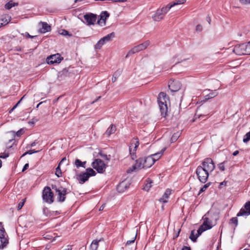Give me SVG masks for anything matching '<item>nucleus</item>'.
I'll return each mask as SVG.
<instances>
[{
  "label": "nucleus",
  "mask_w": 250,
  "mask_h": 250,
  "mask_svg": "<svg viewBox=\"0 0 250 250\" xmlns=\"http://www.w3.org/2000/svg\"><path fill=\"white\" fill-rule=\"evenodd\" d=\"M246 49V44H238L234 46L233 52L238 55H247Z\"/></svg>",
  "instance_id": "ddd939ff"
},
{
  "label": "nucleus",
  "mask_w": 250,
  "mask_h": 250,
  "mask_svg": "<svg viewBox=\"0 0 250 250\" xmlns=\"http://www.w3.org/2000/svg\"><path fill=\"white\" fill-rule=\"evenodd\" d=\"M29 167V164L28 163L25 164L24 166L22 171H24L25 170H26Z\"/></svg>",
  "instance_id": "e2e57ef3"
},
{
  "label": "nucleus",
  "mask_w": 250,
  "mask_h": 250,
  "mask_svg": "<svg viewBox=\"0 0 250 250\" xmlns=\"http://www.w3.org/2000/svg\"><path fill=\"white\" fill-rule=\"evenodd\" d=\"M58 197L57 201L59 202L62 203L65 201L66 198V195L69 193L67 189L62 187L60 188V190L57 191Z\"/></svg>",
  "instance_id": "2eb2a0df"
},
{
  "label": "nucleus",
  "mask_w": 250,
  "mask_h": 250,
  "mask_svg": "<svg viewBox=\"0 0 250 250\" xmlns=\"http://www.w3.org/2000/svg\"><path fill=\"white\" fill-rule=\"evenodd\" d=\"M85 172L87 173L89 177L90 176H94L96 174V172L91 168H87Z\"/></svg>",
  "instance_id": "2f4dec72"
},
{
  "label": "nucleus",
  "mask_w": 250,
  "mask_h": 250,
  "mask_svg": "<svg viewBox=\"0 0 250 250\" xmlns=\"http://www.w3.org/2000/svg\"><path fill=\"white\" fill-rule=\"evenodd\" d=\"M250 215V201L247 202L244 208H242L237 214V217L242 216H248Z\"/></svg>",
  "instance_id": "dca6fc26"
},
{
  "label": "nucleus",
  "mask_w": 250,
  "mask_h": 250,
  "mask_svg": "<svg viewBox=\"0 0 250 250\" xmlns=\"http://www.w3.org/2000/svg\"><path fill=\"white\" fill-rule=\"evenodd\" d=\"M38 120H39L37 118H34L28 122V124L33 125L36 122L38 121Z\"/></svg>",
  "instance_id": "3c124183"
},
{
  "label": "nucleus",
  "mask_w": 250,
  "mask_h": 250,
  "mask_svg": "<svg viewBox=\"0 0 250 250\" xmlns=\"http://www.w3.org/2000/svg\"><path fill=\"white\" fill-rule=\"evenodd\" d=\"M116 131V126L115 125H112L110 127V134L114 133Z\"/></svg>",
  "instance_id": "864d4df0"
},
{
  "label": "nucleus",
  "mask_w": 250,
  "mask_h": 250,
  "mask_svg": "<svg viewBox=\"0 0 250 250\" xmlns=\"http://www.w3.org/2000/svg\"><path fill=\"white\" fill-rule=\"evenodd\" d=\"M225 162H224L223 163H220L218 165V168L221 171H224L225 170Z\"/></svg>",
  "instance_id": "de8ad7c7"
},
{
  "label": "nucleus",
  "mask_w": 250,
  "mask_h": 250,
  "mask_svg": "<svg viewBox=\"0 0 250 250\" xmlns=\"http://www.w3.org/2000/svg\"><path fill=\"white\" fill-rule=\"evenodd\" d=\"M8 236L6 232L5 231V229L3 228L2 229H0V238H2V237H7Z\"/></svg>",
  "instance_id": "79ce46f5"
},
{
  "label": "nucleus",
  "mask_w": 250,
  "mask_h": 250,
  "mask_svg": "<svg viewBox=\"0 0 250 250\" xmlns=\"http://www.w3.org/2000/svg\"><path fill=\"white\" fill-rule=\"evenodd\" d=\"M230 223L231 224H234L235 227H236L238 225V219L237 217L232 218L230 220Z\"/></svg>",
  "instance_id": "a19ab883"
},
{
  "label": "nucleus",
  "mask_w": 250,
  "mask_h": 250,
  "mask_svg": "<svg viewBox=\"0 0 250 250\" xmlns=\"http://www.w3.org/2000/svg\"><path fill=\"white\" fill-rule=\"evenodd\" d=\"M11 132H12L13 134L14 137L16 135L18 137H20L24 133V131L23 129H20L17 132H15L14 131H12Z\"/></svg>",
  "instance_id": "f704fd0d"
},
{
  "label": "nucleus",
  "mask_w": 250,
  "mask_h": 250,
  "mask_svg": "<svg viewBox=\"0 0 250 250\" xmlns=\"http://www.w3.org/2000/svg\"><path fill=\"white\" fill-rule=\"evenodd\" d=\"M68 75H69L68 69L64 68L59 73V77L62 78V77H66L68 76Z\"/></svg>",
  "instance_id": "473e14b6"
},
{
  "label": "nucleus",
  "mask_w": 250,
  "mask_h": 250,
  "mask_svg": "<svg viewBox=\"0 0 250 250\" xmlns=\"http://www.w3.org/2000/svg\"><path fill=\"white\" fill-rule=\"evenodd\" d=\"M143 161L144 162L145 168L151 167L154 163L152 157L150 156L146 157H144Z\"/></svg>",
  "instance_id": "aec40b11"
},
{
  "label": "nucleus",
  "mask_w": 250,
  "mask_h": 250,
  "mask_svg": "<svg viewBox=\"0 0 250 250\" xmlns=\"http://www.w3.org/2000/svg\"><path fill=\"white\" fill-rule=\"evenodd\" d=\"M181 250H191V249L189 247L184 246Z\"/></svg>",
  "instance_id": "69168bd1"
},
{
  "label": "nucleus",
  "mask_w": 250,
  "mask_h": 250,
  "mask_svg": "<svg viewBox=\"0 0 250 250\" xmlns=\"http://www.w3.org/2000/svg\"><path fill=\"white\" fill-rule=\"evenodd\" d=\"M110 1H112V2H125V1H126L127 0H110Z\"/></svg>",
  "instance_id": "680f3d73"
},
{
  "label": "nucleus",
  "mask_w": 250,
  "mask_h": 250,
  "mask_svg": "<svg viewBox=\"0 0 250 250\" xmlns=\"http://www.w3.org/2000/svg\"><path fill=\"white\" fill-rule=\"evenodd\" d=\"M64 250H72L71 247L70 246H68L67 248Z\"/></svg>",
  "instance_id": "774afa93"
},
{
  "label": "nucleus",
  "mask_w": 250,
  "mask_h": 250,
  "mask_svg": "<svg viewBox=\"0 0 250 250\" xmlns=\"http://www.w3.org/2000/svg\"><path fill=\"white\" fill-rule=\"evenodd\" d=\"M42 28L40 29V32L42 33H44L51 30V26L45 22H41Z\"/></svg>",
  "instance_id": "412c9836"
},
{
  "label": "nucleus",
  "mask_w": 250,
  "mask_h": 250,
  "mask_svg": "<svg viewBox=\"0 0 250 250\" xmlns=\"http://www.w3.org/2000/svg\"><path fill=\"white\" fill-rule=\"evenodd\" d=\"M208 90L210 91V92L205 96V100H208V99L213 98L217 96L218 94V93L217 92L216 90H214L213 91V90H210L209 89H208Z\"/></svg>",
  "instance_id": "a878e982"
},
{
  "label": "nucleus",
  "mask_w": 250,
  "mask_h": 250,
  "mask_svg": "<svg viewBox=\"0 0 250 250\" xmlns=\"http://www.w3.org/2000/svg\"><path fill=\"white\" fill-rule=\"evenodd\" d=\"M52 188L56 191V193L57 192V191H59L60 190V188H58L56 185H52Z\"/></svg>",
  "instance_id": "052dcab7"
},
{
  "label": "nucleus",
  "mask_w": 250,
  "mask_h": 250,
  "mask_svg": "<svg viewBox=\"0 0 250 250\" xmlns=\"http://www.w3.org/2000/svg\"><path fill=\"white\" fill-rule=\"evenodd\" d=\"M60 34L64 36H71L72 35L69 34V32L65 29H62L60 31Z\"/></svg>",
  "instance_id": "c03bdc74"
},
{
  "label": "nucleus",
  "mask_w": 250,
  "mask_h": 250,
  "mask_svg": "<svg viewBox=\"0 0 250 250\" xmlns=\"http://www.w3.org/2000/svg\"><path fill=\"white\" fill-rule=\"evenodd\" d=\"M196 30L198 32H201L202 30V26L200 24H198L196 27Z\"/></svg>",
  "instance_id": "4d7b16f0"
},
{
  "label": "nucleus",
  "mask_w": 250,
  "mask_h": 250,
  "mask_svg": "<svg viewBox=\"0 0 250 250\" xmlns=\"http://www.w3.org/2000/svg\"><path fill=\"white\" fill-rule=\"evenodd\" d=\"M25 96H23L21 100L12 107V108L10 110L9 113H11L18 105V104L21 103V102L22 101L23 98Z\"/></svg>",
  "instance_id": "09e8293b"
},
{
  "label": "nucleus",
  "mask_w": 250,
  "mask_h": 250,
  "mask_svg": "<svg viewBox=\"0 0 250 250\" xmlns=\"http://www.w3.org/2000/svg\"><path fill=\"white\" fill-rule=\"evenodd\" d=\"M89 177L87 173H86L85 172H83L81 173L79 175L78 180L79 181V183L80 184H83L86 181H87Z\"/></svg>",
  "instance_id": "4be33fe9"
},
{
  "label": "nucleus",
  "mask_w": 250,
  "mask_h": 250,
  "mask_svg": "<svg viewBox=\"0 0 250 250\" xmlns=\"http://www.w3.org/2000/svg\"><path fill=\"white\" fill-rule=\"evenodd\" d=\"M26 200V198L23 199L21 200V201L18 204V206L17 207V209L20 210L22 208V207L23 206Z\"/></svg>",
  "instance_id": "58836bf2"
},
{
  "label": "nucleus",
  "mask_w": 250,
  "mask_h": 250,
  "mask_svg": "<svg viewBox=\"0 0 250 250\" xmlns=\"http://www.w3.org/2000/svg\"><path fill=\"white\" fill-rule=\"evenodd\" d=\"M239 1L243 4H250V0H239Z\"/></svg>",
  "instance_id": "6e6d98bb"
},
{
  "label": "nucleus",
  "mask_w": 250,
  "mask_h": 250,
  "mask_svg": "<svg viewBox=\"0 0 250 250\" xmlns=\"http://www.w3.org/2000/svg\"><path fill=\"white\" fill-rule=\"evenodd\" d=\"M83 18L88 25H94L97 19V15L93 13L86 14L84 15Z\"/></svg>",
  "instance_id": "4468645a"
},
{
  "label": "nucleus",
  "mask_w": 250,
  "mask_h": 250,
  "mask_svg": "<svg viewBox=\"0 0 250 250\" xmlns=\"http://www.w3.org/2000/svg\"><path fill=\"white\" fill-rule=\"evenodd\" d=\"M100 240L98 241L97 240H94L91 243L90 246V250H97L99 246V242Z\"/></svg>",
  "instance_id": "cd10ccee"
},
{
  "label": "nucleus",
  "mask_w": 250,
  "mask_h": 250,
  "mask_svg": "<svg viewBox=\"0 0 250 250\" xmlns=\"http://www.w3.org/2000/svg\"><path fill=\"white\" fill-rule=\"evenodd\" d=\"M109 41V34L106 35L105 37L101 39L95 45L94 48L95 49H100L102 46L106 42Z\"/></svg>",
  "instance_id": "a211bd4d"
},
{
  "label": "nucleus",
  "mask_w": 250,
  "mask_h": 250,
  "mask_svg": "<svg viewBox=\"0 0 250 250\" xmlns=\"http://www.w3.org/2000/svg\"><path fill=\"white\" fill-rule=\"evenodd\" d=\"M18 5V2H13L12 1H10L7 2L4 6V7L6 9H10L13 7Z\"/></svg>",
  "instance_id": "c756f323"
},
{
  "label": "nucleus",
  "mask_w": 250,
  "mask_h": 250,
  "mask_svg": "<svg viewBox=\"0 0 250 250\" xmlns=\"http://www.w3.org/2000/svg\"><path fill=\"white\" fill-rule=\"evenodd\" d=\"M9 243L8 236L0 238V250L3 249Z\"/></svg>",
  "instance_id": "b1692460"
},
{
  "label": "nucleus",
  "mask_w": 250,
  "mask_h": 250,
  "mask_svg": "<svg viewBox=\"0 0 250 250\" xmlns=\"http://www.w3.org/2000/svg\"><path fill=\"white\" fill-rule=\"evenodd\" d=\"M8 156H9V154L8 153L0 154V158H2V159H5V158H7Z\"/></svg>",
  "instance_id": "bf43d9fd"
},
{
  "label": "nucleus",
  "mask_w": 250,
  "mask_h": 250,
  "mask_svg": "<svg viewBox=\"0 0 250 250\" xmlns=\"http://www.w3.org/2000/svg\"><path fill=\"white\" fill-rule=\"evenodd\" d=\"M210 183H208L206 184H205L200 190V192L199 193H201V192H203L204 191H205L206 189L209 186Z\"/></svg>",
  "instance_id": "49530a36"
},
{
  "label": "nucleus",
  "mask_w": 250,
  "mask_h": 250,
  "mask_svg": "<svg viewBox=\"0 0 250 250\" xmlns=\"http://www.w3.org/2000/svg\"><path fill=\"white\" fill-rule=\"evenodd\" d=\"M136 238V234L134 236V237L133 238V239L131 240H128L126 242L125 244V247L127 248L129 245H130L131 244H133L134 243L135 240Z\"/></svg>",
  "instance_id": "a18cd8bd"
},
{
  "label": "nucleus",
  "mask_w": 250,
  "mask_h": 250,
  "mask_svg": "<svg viewBox=\"0 0 250 250\" xmlns=\"http://www.w3.org/2000/svg\"><path fill=\"white\" fill-rule=\"evenodd\" d=\"M63 59L59 53L50 55L46 58V62L48 64H53L54 63H59Z\"/></svg>",
  "instance_id": "f8f14e48"
},
{
  "label": "nucleus",
  "mask_w": 250,
  "mask_h": 250,
  "mask_svg": "<svg viewBox=\"0 0 250 250\" xmlns=\"http://www.w3.org/2000/svg\"><path fill=\"white\" fill-rule=\"evenodd\" d=\"M209 212H208L202 217L203 220V224L198 229V233L201 234L204 231L210 229L212 227L211 221L209 218Z\"/></svg>",
  "instance_id": "f03ea898"
},
{
  "label": "nucleus",
  "mask_w": 250,
  "mask_h": 250,
  "mask_svg": "<svg viewBox=\"0 0 250 250\" xmlns=\"http://www.w3.org/2000/svg\"><path fill=\"white\" fill-rule=\"evenodd\" d=\"M93 168L96 169L98 173H103L106 168V165L104 161L100 159H96L91 164Z\"/></svg>",
  "instance_id": "6e6552de"
},
{
  "label": "nucleus",
  "mask_w": 250,
  "mask_h": 250,
  "mask_svg": "<svg viewBox=\"0 0 250 250\" xmlns=\"http://www.w3.org/2000/svg\"><path fill=\"white\" fill-rule=\"evenodd\" d=\"M74 164L78 168H79L80 167H82V162L78 159H76L75 160Z\"/></svg>",
  "instance_id": "37998d69"
},
{
  "label": "nucleus",
  "mask_w": 250,
  "mask_h": 250,
  "mask_svg": "<svg viewBox=\"0 0 250 250\" xmlns=\"http://www.w3.org/2000/svg\"><path fill=\"white\" fill-rule=\"evenodd\" d=\"M185 1L186 0H176L175 2L167 4V6L169 7V9H170L175 5L184 3Z\"/></svg>",
  "instance_id": "bb28decb"
},
{
  "label": "nucleus",
  "mask_w": 250,
  "mask_h": 250,
  "mask_svg": "<svg viewBox=\"0 0 250 250\" xmlns=\"http://www.w3.org/2000/svg\"><path fill=\"white\" fill-rule=\"evenodd\" d=\"M171 190L170 189L168 188L166 189L163 196L160 198L159 201L161 202L167 203V200L168 198L169 195L171 194Z\"/></svg>",
  "instance_id": "5701e85b"
},
{
  "label": "nucleus",
  "mask_w": 250,
  "mask_h": 250,
  "mask_svg": "<svg viewBox=\"0 0 250 250\" xmlns=\"http://www.w3.org/2000/svg\"><path fill=\"white\" fill-rule=\"evenodd\" d=\"M10 20L9 19V21H7V20H6L4 21H3V23H1V25L0 26V27H1L2 25H3V24H7V23H8V22L10 21Z\"/></svg>",
  "instance_id": "0e129e2a"
},
{
  "label": "nucleus",
  "mask_w": 250,
  "mask_h": 250,
  "mask_svg": "<svg viewBox=\"0 0 250 250\" xmlns=\"http://www.w3.org/2000/svg\"><path fill=\"white\" fill-rule=\"evenodd\" d=\"M145 168L144 165V162L143 161V158H140L136 161V163L134 165L132 166L131 167H129L127 170V173H132L133 171H135L137 169Z\"/></svg>",
  "instance_id": "9b49d317"
},
{
  "label": "nucleus",
  "mask_w": 250,
  "mask_h": 250,
  "mask_svg": "<svg viewBox=\"0 0 250 250\" xmlns=\"http://www.w3.org/2000/svg\"><path fill=\"white\" fill-rule=\"evenodd\" d=\"M180 136V133L179 132H176L175 133H174L171 137V141L172 142H175L177 139Z\"/></svg>",
  "instance_id": "4c0bfd02"
},
{
  "label": "nucleus",
  "mask_w": 250,
  "mask_h": 250,
  "mask_svg": "<svg viewBox=\"0 0 250 250\" xmlns=\"http://www.w3.org/2000/svg\"><path fill=\"white\" fill-rule=\"evenodd\" d=\"M55 175L58 177H61L62 176V172L60 168V165H59L56 168V172Z\"/></svg>",
  "instance_id": "72a5a7b5"
},
{
  "label": "nucleus",
  "mask_w": 250,
  "mask_h": 250,
  "mask_svg": "<svg viewBox=\"0 0 250 250\" xmlns=\"http://www.w3.org/2000/svg\"><path fill=\"white\" fill-rule=\"evenodd\" d=\"M199 109L197 110L196 111V113L195 114V119L193 121V122L195 121V120L198 118H201L202 117H204L205 116H208L209 115V113L208 112H205L204 113H199Z\"/></svg>",
  "instance_id": "7c9ffc66"
},
{
  "label": "nucleus",
  "mask_w": 250,
  "mask_h": 250,
  "mask_svg": "<svg viewBox=\"0 0 250 250\" xmlns=\"http://www.w3.org/2000/svg\"><path fill=\"white\" fill-rule=\"evenodd\" d=\"M131 184V180L130 179H125L121 182L117 186V190L120 193L125 192L128 189Z\"/></svg>",
  "instance_id": "9d476101"
},
{
  "label": "nucleus",
  "mask_w": 250,
  "mask_h": 250,
  "mask_svg": "<svg viewBox=\"0 0 250 250\" xmlns=\"http://www.w3.org/2000/svg\"><path fill=\"white\" fill-rule=\"evenodd\" d=\"M120 71H117L113 75V77L112 78V80L113 82H115L116 81L117 78L120 75Z\"/></svg>",
  "instance_id": "ea45409f"
},
{
  "label": "nucleus",
  "mask_w": 250,
  "mask_h": 250,
  "mask_svg": "<svg viewBox=\"0 0 250 250\" xmlns=\"http://www.w3.org/2000/svg\"><path fill=\"white\" fill-rule=\"evenodd\" d=\"M148 183H146L144 188V189L146 191H148L150 188L152 187L151 183H153V181L151 180H148Z\"/></svg>",
  "instance_id": "e433bc0d"
},
{
  "label": "nucleus",
  "mask_w": 250,
  "mask_h": 250,
  "mask_svg": "<svg viewBox=\"0 0 250 250\" xmlns=\"http://www.w3.org/2000/svg\"><path fill=\"white\" fill-rule=\"evenodd\" d=\"M169 10L167 5L161 9H158L152 17V19L155 21H161L164 19L165 16Z\"/></svg>",
  "instance_id": "20e7f679"
},
{
  "label": "nucleus",
  "mask_w": 250,
  "mask_h": 250,
  "mask_svg": "<svg viewBox=\"0 0 250 250\" xmlns=\"http://www.w3.org/2000/svg\"><path fill=\"white\" fill-rule=\"evenodd\" d=\"M166 148H164L160 152L150 155V156L152 157V159H153L154 163L156 161L158 160L160 158V157L162 156Z\"/></svg>",
  "instance_id": "393cba45"
},
{
  "label": "nucleus",
  "mask_w": 250,
  "mask_h": 250,
  "mask_svg": "<svg viewBox=\"0 0 250 250\" xmlns=\"http://www.w3.org/2000/svg\"><path fill=\"white\" fill-rule=\"evenodd\" d=\"M201 234H199L198 233V231H197V233L195 234V230H192L191 231V233L189 236V238L191 239V241L195 242L196 241V239L198 236H199Z\"/></svg>",
  "instance_id": "c85d7f7f"
},
{
  "label": "nucleus",
  "mask_w": 250,
  "mask_h": 250,
  "mask_svg": "<svg viewBox=\"0 0 250 250\" xmlns=\"http://www.w3.org/2000/svg\"><path fill=\"white\" fill-rule=\"evenodd\" d=\"M109 16V13L107 11L102 12L100 15V18L98 20L97 23L101 26H104L106 18Z\"/></svg>",
  "instance_id": "f3484780"
},
{
  "label": "nucleus",
  "mask_w": 250,
  "mask_h": 250,
  "mask_svg": "<svg viewBox=\"0 0 250 250\" xmlns=\"http://www.w3.org/2000/svg\"><path fill=\"white\" fill-rule=\"evenodd\" d=\"M250 140V131L246 133L243 138V141L245 143H247Z\"/></svg>",
  "instance_id": "c9c22d12"
},
{
  "label": "nucleus",
  "mask_w": 250,
  "mask_h": 250,
  "mask_svg": "<svg viewBox=\"0 0 250 250\" xmlns=\"http://www.w3.org/2000/svg\"><path fill=\"white\" fill-rule=\"evenodd\" d=\"M207 21H208V22L209 24H210L211 19H210V17L209 16H208L207 17Z\"/></svg>",
  "instance_id": "338daca9"
},
{
  "label": "nucleus",
  "mask_w": 250,
  "mask_h": 250,
  "mask_svg": "<svg viewBox=\"0 0 250 250\" xmlns=\"http://www.w3.org/2000/svg\"><path fill=\"white\" fill-rule=\"evenodd\" d=\"M196 173L199 180L202 183H205L207 182L210 173L200 166L197 167Z\"/></svg>",
  "instance_id": "423d86ee"
},
{
  "label": "nucleus",
  "mask_w": 250,
  "mask_h": 250,
  "mask_svg": "<svg viewBox=\"0 0 250 250\" xmlns=\"http://www.w3.org/2000/svg\"><path fill=\"white\" fill-rule=\"evenodd\" d=\"M181 86V83L178 81H172L168 84L169 89L172 92L178 91Z\"/></svg>",
  "instance_id": "6ab92c4d"
},
{
  "label": "nucleus",
  "mask_w": 250,
  "mask_h": 250,
  "mask_svg": "<svg viewBox=\"0 0 250 250\" xmlns=\"http://www.w3.org/2000/svg\"><path fill=\"white\" fill-rule=\"evenodd\" d=\"M150 41L147 40L142 43L134 46L128 52L125 58H127L131 54L139 52L141 51L146 49L150 45Z\"/></svg>",
  "instance_id": "39448f33"
},
{
  "label": "nucleus",
  "mask_w": 250,
  "mask_h": 250,
  "mask_svg": "<svg viewBox=\"0 0 250 250\" xmlns=\"http://www.w3.org/2000/svg\"><path fill=\"white\" fill-rule=\"evenodd\" d=\"M167 101H168V97L166 93L163 92H160L158 97V103L161 115L164 117L167 115L168 110Z\"/></svg>",
  "instance_id": "f257e3e1"
},
{
  "label": "nucleus",
  "mask_w": 250,
  "mask_h": 250,
  "mask_svg": "<svg viewBox=\"0 0 250 250\" xmlns=\"http://www.w3.org/2000/svg\"><path fill=\"white\" fill-rule=\"evenodd\" d=\"M139 145V141L138 138H134L131 140L129 146V150L132 159H134V156L136 157L135 153Z\"/></svg>",
  "instance_id": "1a4fd4ad"
},
{
  "label": "nucleus",
  "mask_w": 250,
  "mask_h": 250,
  "mask_svg": "<svg viewBox=\"0 0 250 250\" xmlns=\"http://www.w3.org/2000/svg\"><path fill=\"white\" fill-rule=\"evenodd\" d=\"M25 36L28 38H34L37 37V36H31L28 32H25Z\"/></svg>",
  "instance_id": "13d9d810"
},
{
  "label": "nucleus",
  "mask_w": 250,
  "mask_h": 250,
  "mask_svg": "<svg viewBox=\"0 0 250 250\" xmlns=\"http://www.w3.org/2000/svg\"><path fill=\"white\" fill-rule=\"evenodd\" d=\"M40 151V150H35V149L29 150L25 152V154L31 155L35 153L39 152Z\"/></svg>",
  "instance_id": "8fccbe9b"
},
{
  "label": "nucleus",
  "mask_w": 250,
  "mask_h": 250,
  "mask_svg": "<svg viewBox=\"0 0 250 250\" xmlns=\"http://www.w3.org/2000/svg\"><path fill=\"white\" fill-rule=\"evenodd\" d=\"M43 200L47 203L52 204L54 202V193L50 187L46 186L44 188L42 192Z\"/></svg>",
  "instance_id": "7ed1b4c3"
},
{
  "label": "nucleus",
  "mask_w": 250,
  "mask_h": 250,
  "mask_svg": "<svg viewBox=\"0 0 250 250\" xmlns=\"http://www.w3.org/2000/svg\"><path fill=\"white\" fill-rule=\"evenodd\" d=\"M200 166L209 173L212 172L215 168V164L210 158L204 159L202 163V166Z\"/></svg>",
  "instance_id": "0eeeda50"
},
{
  "label": "nucleus",
  "mask_w": 250,
  "mask_h": 250,
  "mask_svg": "<svg viewBox=\"0 0 250 250\" xmlns=\"http://www.w3.org/2000/svg\"><path fill=\"white\" fill-rule=\"evenodd\" d=\"M246 46L247 49H246L247 51V55L250 54V41L248 42L247 44H246Z\"/></svg>",
  "instance_id": "603ef678"
},
{
  "label": "nucleus",
  "mask_w": 250,
  "mask_h": 250,
  "mask_svg": "<svg viewBox=\"0 0 250 250\" xmlns=\"http://www.w3.org/2000/svg\"><path fill=\"white\" fill-rule=\"evenodd\" d=\"M43 212L46 216H48V215H49V214L50 213V211L49 210V209L47 208H43Z\"/></svg>",
  "instance_id": "5fc2aeb1"
}]
</instances>
